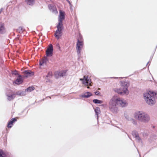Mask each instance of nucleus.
I'll return each mask as SVG.
<instances>
[{"label": "nucleus", "mask_w": 157, "mask_h": 157, "mask_svg": "<svg viewBox=\"0 0 157 157\" xmlns=\"http://www.w3.org/2000/svg\"><path fill=\"white\" fill-rule=\"evenodd\" d=\"M119 105L123 107L126 105V102L121 100L116 95H114L109 102V107L110 111L113 113H117L119 111L118 106Z\"/></svg>", "instance_id": "1"}, {"label": "nucleus", "mask_w": 157, "mask_h": 157, "mask_svg": "<svg viewBox=\"0 0 157 157\" xmlns=\"http://www.w3.org/2000/svg\"><path fill=\"white\" fill-rule=\"evenodd\" d=\"M143 96L146 102L149 105H153L155 102V98H157V94L154 92L149 91L144 93Z\"/></svg>", "instance_id": "2"}, {"label": "nucleus", "mask_w": 157, "mask_h": 157, "mask_svg": "<svg viewBox=\"0 0 157 157\" xmlns=\"http://www.w3.org/2000/svg\"><path fill=\"white\" fill-rule=\"evenodd\" d=\"M46 56L41 59L39 61V65L40 66L44 64L46 65L49 62V59L47 58L48 57L52 56L53 53V46L51 44L49 45V47L47 49L46 51Z\"/></svg>", "instance_id": "3"}, {"label": "nucleus", "mask_w": 157, "mask_h": 157, "mask_svg": "<svg viewBox=\"0 0 157 157\" xmlns=\"http://www.w3.org/2000/svg\"><path fill=\"white\" fill-rule=\"evenodd\" d=\"M134 116L136 119L144 123L147 122L150 119L149 116L143 112L138 111L136 112Z\"/></svg>", "instance_id": "4"}, {"label": "nucleus", "mask_w": 157, "mask_h": 157, "mask_svg": "<svg viewBox=\"0 0 157 157\" xmlns=\"http://www.w3.org/2000/svg\"><path fill=\"white\" fill-rule=\"evenodd\" d=\"M121 87L120 89L115 88L114 91L119 94L122 95V94L128 93V87L129 85V83L127 82L120 81Z\"/></svg>", "instance_id": "5"}, {"label": "nucleus", "mask_w": 157, "mask_h": 157, "mask_svg": "<svg viewBox=\"0 0 157 157\" xmlns=\"http://www.w3.org/2000/svg\"><path fill=\"white\" fill-rule=\"evenodd\" d=\"M57 30L56 31L54 36L59 39L62 35V31L63 29V25H56Z\"/></svg>", "instance_id": "6"}, {"label": "nucleus", "mask_w": 157, "mask_h": 157, "mask_svg": "<svg viewBox=\"0 0 157 157\" xmlns=\"http://www.w3.org/2000/svg\"><path fill=\"white\" fill-rule=\"evenodd\" d=\"M77 42L76 44V49L77 52L78 56L79 58L81 56V51L84 45L83 41H80L79 40H77Z\"/></svg>", "instance_id": "7"}, {"label": "nucleus", "mask_w": 157, "mask_h": 157, "mask_svg": "<svg viewBox=\"0 0 157 157\" xmlns=\"http://www.w3.org/2000/svg\"><path fill=\"white\" fill-rule=\"evenodd\" d=\"M80 80L82 81V84L85 85L91 86L92 82H91V79L90 77L88 76H86L84 75L83 78H80Z\"/></svg>", "instance_id": "8"}, {"label": "nucleus", "mask_w": 157, "mask_h": 157, "mask_svg": "<svg viewBox=\"0 0 157 157\" xmlns=\"http://www.w3.org/2000/svg\"><path fill=\"white\" fill-rule=\"evenodd\" d=\"M65 18V17L64 12L61 10H59V15L58 20V22L57 25H63V21Z\"/></svg>", "instance_id": "9"}, {"label": "nucleus", "mask_w": 157, "mask_h": 157, "mask_svg": "<svg viewBox=\"0 0 157 157\" xmlns=\"http://www.w3.org/2000/svg\"><path fill=\"white\" fill-rule=\"evenodd\" d=\"M24 75L25 77H31L34 75V73L30 70H26L22 72Z\"/></svg>", "instance_id": "10"}, {"label": "nucleus", "mask_w": 157, "mask_h": 157, "mask_svg": "<svg viewBox=\"0 0 157 157\" xmlns=\"http://www.w3.org/2000/svg\"><path fill=\"white\" fill-rule=\"evenodd\" d=\"M23 82V78L21 75H19L17 78L13 82V83L17 85L21 84Z\"/></svg>", "instance_id": "11"}, {"label": "nucleus", "mask_w": 157, "mask_h": 157, "mask_svg": "<svg viewBox=\"0 0 157 157\" xmlns=\"http://www.w3.org/2000/svg\"><path fill=\"white\" fill-rule=\"evenodd\" d=\"M6 95L7 97V99L9 101L13 100L15 97V94H10L8 93H6Z\"/></svg>", "instance_id": "12"}, {"label": "nucleus", "mask_w": 157, "mask_h": 157, "mask_svg": "<svg viewBox=\"0 0 157 157\" xmlns=\"http://www.w3.org/2000/svg\"><path fill=\"white\" fill-rule=\"evenodd\" d=\"M93 95L90 92L87 91L84 93L83 94L79 95L80 97L84 98H89Z\"/></svg>", "instance_id": "13"}, {"label": "nucleus", "mask_w": 157, "mask_h": 157, "mask_svg": "<svg viewBox=\"0 0 157 157\" xmlns=\"http://www.w3.org/2000/svg\"><path fill=\"white\" fill-rule=\"evenodd\" d=\"M67 71L64 70L60 71H57L55 72V75L56 77V75H57L58 76H59L60 77H63V76L66 75Z\"/></svg>", "instance_id": "14"}, {"label": "nucleus", "mask_w": 157, "mask_h": 157, "mask_svg": "<svg viewBox=\"0 0 157 157\" xmlns=\"http://www.w3.org/2000/svg\"><path fill=\"white\" fill-rule=\"evenodd\" d=\"M8 152L3 151L2 149H0V157H7Z\"/></svg>", "instance_id": "15"}, {"label": "nucleus", "mask_w": 157, "mask_h": 157, "mask_svg": "<svg viewBox=\"0 0 157 157\" xmlns=\"http://www.w3.org/2000/svg\"><path fill=\"white\" fill-rule=\"evenodd\" d=\"M6 32V30L4 24L1 23L0 24V33L4 34Z\"/></svg>", "instance_id": "16"}, {"label": "nucleus", "mask_w": 157, "mask_h": 157, "mask_svg": "<svg viewBox=\"0 0 157 157\" xmlns=\"http://www.w3.org/2000/svg\"><path fill=\"white\" fill-rule=\"evenodd\" d=\"M94 110L95 114L97 115V119H98V115L100 112V108L99 107H96L95 109H94Z\"/></svg>", "instance_id": "17"}, {"label": "nucleus", "mask_w": 157, "mask_h": 157, "mask_svg": "<svg viewBox=\"0 0 157 157\" xmlns=\"http://www.w3.org/2000/svg\"><path fill=\"white\" fill-rule=\"evenodd\" d=\"M25 2L28 5L30 6L33 5L34 3V0H25Z\"/></svg>", "instance_id": "18"}, {"label": "nucleus", "mask_w": 157, "mask_h": 157, "mask_svg": "<svg viewBox=\"0 0 157 157\" xmlns=\"http://www.w3.org/2000/svg\"><path fill=\"white\" fill-rule=\"evenodd\" d=\"M17 32L21 34L25 31L24 29L22 27L20 26L16 29Z\"/></svg>", "instance_id": "19"}, {"label": "nucleus", "mask_w": 157, "mask_h": 157, "mask_svg": "<svg viewBox=\"0 0 157 157\" xmlns=\"http://www.w3.org/2000/svg\"><path fill=\"white\" fill-rule=\"evenodd\" d=\"M35 89V87L34 86H29L25 89L26 92H31Z\"/></svg>", "instance_id": "20"}, {"label": "nucleus", "mask_w": 157, "mask_h": 157, "mask_svg": "<svg viewBox=\"0 0 157 157\" xmlns=\"http://www.w3.org/2000/svg\"><path fill=\"white\" fill-rule=\"evenodd\" d=\"M93 102L95 104H101L103 103V101L101 100L97 99H94L93 100Z\"/></svg>", "instance_id": "21"}, {"label": "nucleus", "mask_w": 157, "mask_h": 157, "mask_svg": "<svg viewBox=\"0 0 157 157\" xmlns=\"http://www.w3.org/2000/svg\"><path fill=\"white\" fill-rule=\"evenodd\" d=\"M132 135L133 136H134L135 137H136L139 135L138 132L136 131H132Z\"/></svg>", "instance_id": "22"}, {"label": "nucleus", "mask_w": 157, "mask_h": 157, "mask_svg": "<svg viewBox=\"0 0 157 157\" xmlns=\"http://www.w3.org/2000/svg\"><path fill=\"white\" fill-rule=\"evenodd\" d=\"M52 72L49 71L48 72L47 75L46 76V77L45 79H48V78H50V77H52Z\"/></svg>", "instance_id": "23"}, {"label": "nucleus", "mask_w": 157, "mask_h": 157, "mask_svg": "<svg viewBox=\"0 0 157 157\" xmlns=\"http://www.w3.org/2000/svg\"><path fill=\"white\" fill-rule=\"evenodd\" d=\"M48 8L50 10H52V8H53L54 10H53V12H54L55 10L56 11V8L54 7V6H52V5L49 4L48 6Z\"/></svg>", "instance_id": "24"}, {"label": "nucleus", "mask_w": 157, "mask_h": 157, "mask_svg": "<svg viewBox=\"0 0 157 157\" xmlns=\"http://www.w3.org/2000/svg\"><path fill=\"white\" fill-rule=\"evenodd\" d=\"M13 125V124H12V123L11 122H10V121H9L8 123L7 126L8 128H11L12 127Z\"/></svg>", "instance_id": "25"}, {"label": "nucleus", "mask_w": 157, "mask_h": 157, "mask_svg": "<svg viewBox=\"0 0 157 157\" xmlns=\"http://www.w3.org/2000/svg\"><path fill=\"white\" fill-rule=\"evenodd\" d=\"M135 138H136L138 142L142 143V139L140 138L139 135Z\"/></svg>", "instance_id": "26"}, {"label": "nucleus", "mask_w": 157, "mask_h": 157, "mask_svg": "<svg viewBox=\"0 0 157 157\" xmlns=\"http://www.w3.org/2000/svg\"><path fill=\"white\" fill-rule=\"evenodd\" d=\"M12 75H18V76L19 75H20L18 73V72L16 70H14L13 71H12Z\"/></svg>", "instance_id": "27"}, {"label": "nucleus", "mask_w": 157, "mask_h": 157, "mask_svg": "<svg viewBox=\"0 0 157 157\" xmlns=\"http://www.w3.org/2000/svg\"><path fill=\"white\" fill-rule=\"evenodd\" d=\"M17 121V119L16 118V117L12 118L10 120V121L11 122H12V124H13L15 122H16V121Z\"/></svg>", "instance_id": "28"}, {"label": "nucleus", "mask_w": 157, "mask_h": 157, "mask_svg": "<svg viewBox=\"0 0 157 157\" xmlns=\"http://www.w3.org/2000/svg\"><path fill=\"white\" fill-rule=\"evenodd\" d=\"M125 118L128 121H131L132 120V118L131 117H129L127 115H125Z\"/></svg>", "instance_id": "29"}, {"label": "nucleus", "mask_w": 157, "mask_h": 157, "mask_svg": "<svg viewBox=\"0 0 157 157\" xmlns=\"http://www.w3.org/2000/svg\"><path fill=\"white\" fill-rule=\"evenodd\" d=\"M77 40H79L80 41H83L82 36L80 33L79 34Z\"/></svg>", "instance_id": "30"}, {"label": "nucleus", "mask_w": 157, "mask_h": 157, "mask_svg": "<svg viewBox=\"0 0 157 157\" xmlns=\"http://www.w3.org/2000/svg\"><path fill=\"white\" fill-rule=\"evenodd\" d=\"M26 91L25 90V91H21V96H23L26 95Z\"/></svg>", "instance_id": "31"}, {"label": "nucleus", "mask_w": 157, "mask_h": 157, "mask_svg": "<svg viewBox=\"0 0 157 157\" xmlns=\"http://www.w3.org/2000/svg\"><path fill=\"white\" fill-rule=\"evenodd\" d=\"M131 121L134 125H136L137 124V122L134 119L132 118Z\"/></svg>", "instance_id": "32"}, {"label": "nucleus", "mask_w": 157, "mask_h": 157, "mask_svg": "<svg viewBox=\"0 0 157 157\" xmlns=\"http://www.w3.org/2000/svg\"><path fill=\"white\" fill-rule=\"evenodd\" d=\"M16 95H17L18 96H21V91H19L16 92V94H15Z\"/></svg>", "instance_id": "33"}, {"label": "nucleus", "mask_w": 157, "mask_h": 157, "mask_svg": "<svg viewBox=\"0 0 157 157\" xmlns=\"http://www.w3.org/2000/svg\"><path fill=\"white\" fill-rule=\"evenodd\" d=\"M123 77H119V78L121 79H122ZM110 78H114V79H117V78H118V77H110Z\"/></svg>", "instance_id": "34"}, {"label": "nucleus", "mask_w": 157, "mask_h": 157, "mask_svg": "<svg viewBox=\"0 0 157 157\" xmlns=\"http://www.w3.org/2000/svg\"><path fill=\"white\" fill-rule=\"evenodd\" d=\"M94 93L96 95H98L100 94V93L98 91H96Z\"/></svg>", "instance_id": "35"}, {"label": "nucleus", "mask_w": 157, "mask_h": 157, "mask_svg": "<svg viewBox=\"0 0 157 157\" xmlns=\"http://www.w3.org/2000/svg\"><path fill=\"white\" fill-rule=\"evenodd\" d=\"M20 36V35H17V37H16V39H17V40H19L20 39L18 37L19 36Z\"/></svg>", "instance_id": "36"}, {"label": "nucleus", "mask_w": 157, "mask_h": 157, "mask_svg": "<svg viewBox=\"0 0 157 157\" xmlns=\"http://www.w3.org/2000/svg\"><path fill=\"white\" fill-rule=\"evenodd\" d=\"M66 1L69 3V4L70 5H71V4L69 0H66Z\"/></svg>", "instance_id": "37"}, {"label": "nucleus", "mask_w": 157, "mask_h": 157, "mask_svg": "<svg viewBox=\"0 0 157 157\" xmlns=\"http://www.w3.org/2000/svg\"><path fill=\"white\" fill-rule=\"evenodd\" d=\"M3 9L2 8H1L0 9V14L1 13V12L2 11Z\"/></svg>", "instance_id": "38"}, {"label": "nucleus", "mask_w": 157, "mask_h": 157, "mask_svg": "<svg viewBox=\"0 0 157 157\" xmlns=\"http://www.w3.org/2000/svg\"><path fill=\"white\" fill-rule=\"evenodd\" d=\"M152 58H153V56H151L150 58V61H151V60L152 59Z\"/></svg>", "instance_id": "39"}, {"label": "nucleus", "mask_w": 157, "mask_h": 157, "mask_svg": "<svg viewBox=\"0 0 157 157\" xmlns=\"http://www.w3.org/2000/svg\"><path fill=\"white\" fill-rule=\"evenodd\" d=\"M151 61H148L147 63V64H146V66H147L148 64L150 63V62H151Z\"/></svg>", "instance_id": "40"}, {"label": "nucleus", "mask_w": 157, "mask_h": 157, "mask_svg": "<svg viewBox=\"0 0 157 157\" xmlns=\"http://www.w3.org/2000/svg\"><path fill=\"white\" fill-rule=\"evenodd\" d=\"M58 46L59 48V49H60V46H59V44H58Z\"/></svg>", "instance_id": "41"}, {"label": "nucleus", "mask_w": 157, "mask_h": 157, "mask_svg": "<svg viewBox=\"0 0 157 157\" xmlns=\"http://www.w3.org/2000/svg\"><path fill=\"white\" fill-rule=\"evenodd\" d=\"M52 11L53 12V10H54V9H53V8H52Z\"/></svg>", "instance_id": "42"}, {"label": "nucleus", "mask_w": 157, "mask_h": 157, "mask_svg": "<svg viewBox=\"0 0 157 157\" xmlns=\"http://www.w3.org/2000/svg\"><path fill=\"white\" fill-rule=\"evenodd\" d=\"M87 88H88V89H89V88H90V87H89V86H87Z\"/></svg>", "instance_id": "43"}, {"label": "nucleus", "mask_w": 157, "mask_h": 157, "mask_svg": "<svg viewBox=\"0 0 157 157\" xmlns=\"http://www.w3.org/2000/svg\"><path fill=\"white\" fill-rule=\"evenodd\" d=\"M128 137H129V138L131 140V138H130L129 137V136H128Z\"/></svg>", "instance_id": "44"}, {"label": "nucleus", "mask_w": 157, "mask_h": 157, "mask_svg": "<svg viewBox=\"0 0 157 157\" xmlns=\"http://www.w3.org/2000/svg\"><path fill=\"white\" fill-rule=\"evenodd\" d=\"M25 110V109L24 110L22 111V112H23Z\"/></svg>", "instance_id": "45"}]
</instances>
